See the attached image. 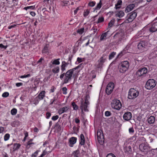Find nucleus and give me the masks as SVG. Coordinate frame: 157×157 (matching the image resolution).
<instances>
[{
  "mask_svg": "<svg viewBox=\"0 0 157 157\" xmlns=\"http://www.w3.org/2000/svg\"><path fill=\"white\" fill-rule=\"evenodd\" d=\"M82 64H81L75 67L68 70L66 73H63L61 74L60 78L61 80L63 79V84L67 83L71 80L73 75H74V71L78 68Z\"/></svg>",
  "mask_w": 157,
  "mask_h": 157,
  "instance_id": "obj_1",
  "label": "nucleus"
},
{
  "mask_svg": "<svg viewBox=\"0 0 157 157\" xmlns=\"http://www.w3.org/2000/svg\"><path fill=\"white\" fill-rule=\"evenodd\" d=\"M137 16V13L134 11L128 13L125 18V20L124 22L128 23L132 22L135 18Z\"/></svg>",
  "mask_w": 157,
  "mask_h": 157,
  "instance_id": "obj_2",
  "label": "nucleus"
},
{
  "mask_svg": "<svg viewBox=\"0 0 157 157\" xmlns=\"http://www.w3.org/2000/svg\"><path fill=\"white\" fill-rule=\"evenodd\" d=\"M129 66V63L128 61H126L122 62L119 67L120 72L121 73L125 72L128 70Z\"/></svg>",
  "mask_w": 157,
  "mask_h": 157,
  "instance_id": "obj_3",
  "label": "nucleus"
},
{
  "mask_svg": "<svg viewBox=\"0 0 157 157\" xmlns=\"http://www.w3.org/2000/svg\"><path fill=\"white\" fill-rule=\"evenodd\" d=\"M156 82L153 79H149L146 82L145 87L148 90H151L154 88L156 85Z\"/></svg>",
  "mask_w": 157,
  "mask_h": 157,
  "instance_id": "obj_4",
  "label": "nucleus"
},
{
  "mask_svg": "<svg viewBox=\"0 0 157 157\" xmlns=\"http://www.w3.org/2000/svg\"><path fill=\"white\" fill-rule=\"evenodd\" d=\"M138 94V91L133 88H131L128 93V98L129 99H133L136 98Z\"/></svg>",
  "mask_w": 157,
  "mask_h": 157,
  "instance_id": "obj_5",
  "label": "nucleus"
},
{
  "mask_svg": "<svg viewBox=\"0 0 157 157\" xmlns=\"http://www.w3.org/2000/svg\"><path fill=\"white\" fill-rule=\"evenodd\" d=\"M147 43L145 41H140L138 45V48L141 51H145L147 49Z\"/></svg>",
  "mask_w": 157,
  "mask_h": 157,
  "instance_id": "obj_6",
  "label": "nucleus"
},
{
  "mask_svg": "<svg viewBox=\"0 0 157 157\" xmlns=\"http://www.w3.org/2000/svg\"><path fill=\"white\" fill-rule=\"evenodd\" d=\"M97 137L100 144L101 145L103 144L104 141V137L103 132L101 129H98L97 132Z\"/></svg>",
  "mask_w": 157,
  "mask_h": 157,
  "instance_id": "obj_7",
  "label": "nucleus"
},
{
  "mask_svg": "<svg viewBox=\"0 0 157 157\" xmlns=\"http://www.w3.org/2000/svg\"><path fill=\"white\" fill-rule=\"evenodd\" d=\"M113 108L117 110H119L121 107V104L119 100H114L111 103Z\"/></svg>",
  "mask_w": 157,
  "mask_h": 157,
  "instance_id": "obj_8",
  "label": "nucleus"
},
{
  "mask_svg": "<svg viewBox=\"0 0 157 157\" xmlns=\"http://www.w3.org/2000/svg\"><path fill=\"white\" fill-rule=\"evenodd\" d=\"M148 70L147 68L143 67L139 69L136 72V75L140 77H144L147 73Z\"/></svg>",
  "mask_w": 157,
  "mask_h": 157,
  "instance_id": "obj_9",
  "label": "nucleus"
},
{
  "mask_svg": "<svg viewBox=\"0 0 157 157\" xmlns=\"http://www.w3.org/2000/svg\"><path fill=\"white\" fill-rule=\"evenodd\" d=\"M114 87V85L112 82L109 83L107 85L106 90V93L108 95L110 94L113 91Z\"/></svg>",
  "mask_w": 157,
  "mask_h": 157,
  "instance_id": "obj_10",
  "label": "nucleus"
},
{
  "mask_svg": "<svg viewBox=\"0 0 157 157\" xmlns=\"http://www.w3.org/2000/svg\"><path fill=\"white\" fill-rule=\"evenodd\" d=\"M139 148L142 151L147 152L149 151L148 147L144 143L140 144Z\"/></svg>",
  "mask_w": 157,
  "mask_h": 157,
  "instance_id": "obj_11",
  "label": "nucleus"
},
{
  "mask_svg": "<svg viewBox=\"0 0 157 157\" xmlns=\"http://www.w3.org/2000/svg\"><path fill=\"white\" fill-rule=\"evenodd\" d=\"M132 117L131 113L129 112L125 113L123 115V117L124 120L128 121L130 120Z\"/></svg>",
  "mask_w": 157,
  "mask_h": 157,
  "instance_id": "obj_12",
  "label": "nucleus"
},
{
  "mask_svg": "<svg viewBox=\"0 0 157 157\" xmlns=\"http://www.w3.org/2000/svg\"><path fill=\"white\" fill-rule=\"evenodd\" d=\"M89 96L88 94H86L85 97V102H83V100L82 99V100L81 101L80 104H81L82 103L83 105L85 106V107L87 106L88 107V105L89 104V102L88 101V99L89 98Z\"/></svg>",
  "mask_w": 157,
  "mask_h": 157,
  "instance_id": "obj_13",
  "label": "nucleus"
},
{
  "mask_svg": "<svg viewBox=\"0 0 157 157\" xmlns=\"http://www.w3.org/2000/svg\"><path fill=\"white\" fill-rule=\"evenodd\" d=\"M125 153L128 155L131 154L132 153L131 147L128 144H127L124 148Z\"/></svg>",
  "mask_w": 157,
  "mask_h": 157,
  "instance_id": "obj_14",
  "label": "nucleus"
},
{
  "mask_svg": "<svg viewBox=\"0 0 157 157\" xmlns=\"http://www.w3.org/2000/svg\"><path fill=\"white\" fill-rule=\"evenodd\" d=\"M69 109V107L68 106H65L60 108L58 111V113L59 114H61L64 112H67Z\"/></svg>",
  "mask_w": 157,
  "mask_h": 157,
  "instance_id": "obj_15",
  "label": "nucleus"
},
{
  "mask_svg": "<svg viewBox=\"0 0 157 157\" xmlns=\"http://www.w3.org/2000/svg\"><path fill=\"white\" fill-rule=\"evenodd\" d=\"M68 63H66L65 61H63L62 63V65L61 66V69L62 71V73L63 72L66 70L65 67H66L68 65Z\"/></svg>",
  "mask_w": 157,
  "mask_h": 157,
  "instance_id": "obj_16",
  "label": "nucleus"
},
{
  "mask_svg": "<svg viewBox=\"0 0 157 157\" xmlns=\"http://www.w3.org/2000/svg\"><path fill=\"white\" fill-rule=\"evenodd\" d=\"M149 31L152 33L157 31V22L152 25L151 27L149 29Z\"/></svg>",
  "mask_w": 157,
  "mask_h": 157,
  "instance_id": "obj_17",
  "label": "nucleus"
},
{
  "mask_svg": "<svg viewBox=\"0 0 157 157\" xmlns=\"http://www.w3.org/2000/svg\"><path fill=\"white\" fill-rule=\"evenodd\" d=\"M135 7V5L134 4H131L128 6L125 11V13H128V12L132 10Z\"/></svg>",
  "mask_w": 157,
  "mask_h": 157,
  "instance_id": "obj_18",
  "label": "nucleus"
},
{
  "mask_svg": "<svg viewBox=\"0 0 157 157\" xmlns=\"http://www.w3.org/2000/svg\"><path fill=\"white\" fill-rule=\"evenodd\" d=\"M105 61V59L103 58V57H101L100 58V59L98 61L99 63L97 65V67L98 68H101L102 67L103 63Z\"/></svg>",
  "mask_w": 157,
  "mask_h": 157,
  "instance_id": "obj_19",
  "label": "nucleus"
},
{
  "mask_svg": "<svg viewBox=\"0 0 157 157\" xmlns=\"http://www.w3.org/2000/svg\"><path fill=\"white\" fill-rule=\"evenodd\" d=\"M87 107H88L86 106V107L85 106H84L82 103L81 104H80V108L81 110V113L82 114H84L83 110H84L85 111H88V109H87Z\"/></svg>",
  "mask_w": 157,
  "mask_h": 157,
  "instance_id": "obj_20",
  "label": "nucleus"
},
{
  "mask_svg": "<svg viewBox=\"0 0 157 157\" xmlns=\"http://www.w3.org/2000/svg\"><path fill=\"white\" fill-rule=\"evenodd\" d=\"M77 140V138L76 137H71L69 140V142L70 143V144L71 145H70V146L71 147H72L73 146V145L75 143H76Z\"/></svg>",
  "mask_w": 157,
  "mask_h": 157,
  "instance_id": "obj_21",
  "label": "nucleus"
},
{
  "mask_svg": "<svg viewBox=\"0 0 157 157\" xmlns=\"http://www.w3.org/2000/svg\"><path fill=\"white\" fill-rule=\"evenodd\" d=\"M109 31H107L106 32L102 33L100 37L101 41L105 40L107 35L109 33Z\"/></svg>",
  "mask_w": 157,
  "mask_h": 157,
  "instance_id": "obj_22",
  "label": "nucleus"
},
{
  "mask_svg": "<svg viewBox=\"0 0 157 157\" xmlns=\"http://www.w3.org/2000/svg\"><path fill=\"white\" fill-rule=\"evenodd\" d=\"M45 91H42L38 94L37 96V98L40 100H42L45 96Z\"/></svg>",
  "mask_w": 157,
  "mask_h": 157,
  "instance_id": "obj_23",
  "label": "nucleus"
},
{
  "mask_svg": "<svg viewBox=\"0 0 157 157\" xmlns=\"http://www.w3.org/2000/svg\"><path fill=\"white\" fill-rule=\"evenodd\" d=\"M85 144V138L83 135L82 134L80 135V144L81 145H83Z\"/></svg>",
  "mask_w": 157,
  "mask_h": 157,
  "instance_id": "obj_24",
  "label": "nucleus"
},
{
  "mask_svg": "<svg viewBox=\"0 0 157 157\" xmlns=\"http://www.w3.org/2000/svg\"><path fill=\"white\" fill-rule=\"evenodd\" d=\"M155 121V117L153 116H150L148 119V122L150 124H153Z\"/></svg>",
  "mask_w": 157,
  "mask_h": 157,
  "instance_id": "obj_25",
  "label": "nucleus"
},
{
  "mask_svg": "<svg viewBox=\"0 0 157 157\" xmlns=\"http://www.w3.org/2000/svg\"><path fill=\"white\" fill-rule=\"evenodd\" d=\"M52 71L54 73H57L59 71V67H56L52 69Z\"/></svg>",
  "mask_w": 157,
  "mask_h": 157,
  "instance_id": "obj_26",
  "label": "nucleus"
},
{
  "mask_svg": "<svg viewBox=\"0 0 157 157\" xmlns=\"http://www.w3.org/2000/svg\"><path fill=\"white\" fill-rule=\"evenodd\" d=\"M49 47V45L46 44L44 47L43 49L42 50V52L43 53H47L48 52V48Z\"/></svg>",
  "mask_w": 157,
  "mask_h": 157,
  "instance_id": "obj_27",
  "label": "nucleus"
},
{
  "mask_svg": "<svg viewBox=\"0 0 157 157\" xmlns=\"http://www.w3.org/2000/svg\"><path fill=\"white\" fill-rule=\"evenodd\" d=\"M124 13L122 11H120L116 15L117 17H121L124 15Z\"/></svg>",
  "mask_w": 157,
  "mask_h": 157,
  "instance_id": "obj_28",
  "label": "nucleus"
},
{
  "mask_svg": "<svg viewBox=\"0 0 157 157\" xmlns=\"http://www.w3.org/2000/svg\"><path fill=\"white\" fill-rule=\"evenodd\" d=\"M20 146L21 145L19 144H14L13 147V151H16L19 148Z\"/></svg>",
  "mask_w": 157,
  "mask_h": 157,
  "instance_id": "obj_29",
  "label": "nucleus"
},
{
  "mask_svg": "<svg viewBox=\"0 0 157 157\" xmlns=\"http://www.w3.org/2000/svg\"><path fill=\"white\" fill-rule=\"evenodd\" d=\"M59 59H55L52 62V64L53 65H59L60 64L59 61Z\"/></svg>",
  "mask_w": 157,
  "mask_h": 157,
  "instance_id": "obj_30",
  "label": "nucleus"
},
{
  "mask_svg": "<svg viewBox=\"0 0 157 157\" xmlns=\"http://www.w3.org/2000/svg\"><path fill=\"white\" fill-rule=\"evenodd\" d=\"M69 4V2L67 1H61V5L63 6H66L67 5Z\"/></svg>",
  "mask_w": 157,
  "mask_h": 157,
  "instance_id": "obj_31",
  "label": "nucleus"
},
{
  "mask_svg": "<svg viewBox=\"0 0 157 157\" xmlns=\"http://www.w3.org/2000/svg\"><path fill=\"white\" fill-rule=\"evenodd\" d=\"M115 20L114 19H112L108 23V26L109 27H111L114 23Z\"/></svg>",
  "mask_w": 157,
  "mask_h": 157,
  "instance_id": "obj_32",
  "label": "nucleus"
},
{
  "mask_svg": "<svg viewBox=\"0 0 157 157\" xmlns=\"http://www.w3.org/2000/svg\"><path fill=\"white\" fill-rule=\"evenodd\" d=\"M71 105L73 107V108L75 110H77L78 109V106L75 104V102H73L72 103Z\"/></svg>",
  "mask_w": 157,
  "mask_h": 157,
  "instance_id": "obj_33",
  "label": "nucleus"
},
{
  "mask_svg": "<svg viewBox=\"0 0 157 157\" xmlns=\"http://www.w3.org/2000/svg\"><path fill=\"white\" fill-rule=\"evenodd\" d=\"M101 0H100L99 3H98L95 8V10L99 9L101 7Z\"/></svg>",
  "mask_w": 157,
  "mask_h": 157,
  "instance_id": "obj_34",
  "label": "nucleus"
},
{
  "mask_svg": "<svg viewBox=\"0 0 157 157\" xmlns=\"http://www.w3.org/2000/svg\"><path fill=\"white\" fill-rule=\"evenodd\" d=\"M55 127L58 130V131H60L61 130V127L60 125L59 124L58 122L56 123L55 125Z\"/></svg>",
  "mask_w": 157,
  "mask_h": 157,
  "instance_id": "obj_35",
  "label": "nucleus"
},
{
  "mask_svg": "<svg viewBox=\"0 0 157 157\" xmlns=\"http://www.w3.org/2000/svg\"><path fill=\"white\" fill-rule=\"evenodd\" d=\"M24 9H25L26 10H27L28 9L33 10L34 9H35V6H27V7H25Z\"/></svg>",
  "mask_w": 157,
  "mask_h": 157,
  "instance_id": "obj_36",
  "label": "nucleus"
},
{
  "mask_svg": "<svg viewBox=\"0 0 157 157\" xmlns=\"http://www.w3.org/2000/svg\"><path fill=\"white\" fill-rule=\"evenodd\" d=\"M104 21V18L103 17H100L98 18L97 23L98 24Z\"/></svg>",
  "mask_w": 157,
  "mask_h": 157,
  "instance_id": "obj_37",
  "label": "nucleus"
},
{
  "mask_svg": "<svg viewBox=\"0 0 157 157\" xmlns=\"http://www.w3.org/2000/svg\"><path fill=\"white\" fill-rule=\"evenodd\" d=\"M116 53L114 52H112L109 55V59H112L115 55Z\"/></svg>",
  "mask_w": 157,
  "mask_h": 157,
  "instance_id": "obj_38",
  "label": "nucleus"
},
{
  "mask_svg": "<svg viewBox=\"0 0 157 157\" xmlns=\"http://www.w3.org/2000/svg\"><path fill=\"white\" fill-rule=\"evenodd\" d=\"M17 112V110L16 109L14 108L11 111V114L13 115H15Z\"/></svg>",
  "mask_w": 157,
  "mask_h": 157,
  "instance_id": "obj_39",
  "label": "nucleus"
},
{
  "mask_svg": "<svg viewBox=\"0 0 157 157\" xmlns=\"http://www.w3.org/2000/svg\"><path fill=\"white\" fill-rule=\"evenodd\" d=\"M84 28H82L80 29H78L77 30V33L80 34H82L84 32Z\"/></svg>",
  "mask_w": 157,
  "mask_h": 157,
  "instance_id": "obj_40",
  "label": "nucleus"
},
{
  "mask_svg": "<svg viewBox=\"0 0 157 157\" xmlns=\"http://www.w3.org/2000/svg\"><path fill=\"white\" fill-rule=\"evenodd\" d=\"M90 11L88 9L86 10L84 13V16L85 17L87 16L89 13Z\"/></svg>",
  "mask_w": 157,
  "mask_h": 157,
  "instance_id": "obj_41",
  "label": "nucleus"
},
{
  "mask_svg": "<svg viewBox=\"0 0 157 157\" xmlns=\"http://www.w3.org/2000/svg\"><path fill=\"white\" fill-rule=\"evenodd\" d=\"M7 47V46L3 45L2 44H0V48H1V50L2 51L5 50L6 48Z\"/></svg>",
  "mask_w": 157,
  "mask_h": 157,
  "instance_id": "obj_42",
  "label": "nucleus"
},
{
  "mask_svg": "<svg viewBox=\"0 0 157 157\" xmlns=\"http://www.w3.org/2000/svg\"><path fill=\"white\" fill-rule=\"evenodd\" d=\"M10 135L9 134H6L4 137V140L5 141L7 140L10 138Z\"/></svg>",
  "mask_w": 157,
  "mask_h": 157,
  "instance_id": "obj_43",
  "label": "nucleus"
},
{
  "mask_svg": "<svg viewBox=\"0 0 157 157\" xmlns=\"http://www.w3.org/2000/svg\"><path fill=\"white\" fill-rule=\"evenodd\" d=\"M95 3H96L95 2H91L88 3V5L90 6L93 7L94 6V5L95 4Z\"/></svg>",
  "mask_w": 157,
  "mask_h": 157,
  "instance_id": "obj_44",
  "label": "nucleus"
},
{
  "mask_svg": "<svg viewBox=\"0 0 157 157\" xmlns=\"http://www.w3.org/2000/svg\"><path fill=\"white\" fill-rule=\"evenodd\" d=\"M46 151V150H44L43 151V153L41 154V155L40 156V157H43L46 154H48V153Z\"/></svg>",
  "mask_w": 157,
  "mask_h": 157,
  "instance_id": "obj_45",
  "label": "nucleus"
},
{
  "mask_svg": "<svg viewBox=\"0 0 157 157\" xmlns=\"http://www.w3.org/2000/svg\"><path fill=\"white\" fill-rule=\"evenodd\" d=\"M105 115L106 117H109L111 115V113L110 112L107 111L105 112Z\"/></svg>",
  "mask_w": 157,
  "mask_h": 157,
  "instance_id": "obj_46",
  "label": "nucleus"
},
{
  "mask_svg": "<svg viewBox=\"0 0 157 157\" xmlns=\"http://www.w3.org/2000/svg\"><path fill=\"white\" fill-rule=\"evenodd\" d=\"M9 95V93L7 92H5L3 93L2 94V96L3 97H7Z\"/></svg>",
  "mask_w": 157,
  "mask_h": 157,
  "instance_id": "obj_47",
  "label": "nucleus"
},
{
  "mask_svg": "<svg viewBox=\"0 0 157 157\" xmlns=\"http://www.w3.org/2000/svg\"><path fill=\"white\" fill-rule=\"evenodd\" d=\"M48 153H49L52 151V150L50 149L49 146H47V147L45 149Z\"/></svg>",
  "mask_w": 157,
  "mask_h": 157,
  "instance_id": "obj_48",
  "label": "nucleus"
},
{
  "mask_svg": "<svg viewBox=\"0 0 157 157\" xmlns=\"http://www.w3.org/2000/svg\"><path fill=\"white\" fill-rule=\"evenodd\" d=\"M43 60L44 59L43 58L41 57L40 59L38 61H37V64L39 63V64H40L42 63V61H43Z\"/></svg>",
  "mask_w": 157,
  "mask_h": 157,
  "instance_id": "obj_49",
  "label": "nucleus"
},
{
  "mask_svg": "<svg viewBox=\"0 0 157 157\" xmlns=\"http://www.w3.org/2000/svg\"><path fill=\"white\" fill-rule=\"evenodd\" d=\"M106 157H116V156L113 153H109L108 154Z\"/></svg>",
  "mask_w": 157,
  "mask_h": 157,
  "instance_id": "obj_50",
  "label": "nucleus"
},
{
  "mask_svg": "<svg viewBox=\"0 0 157 157\" xmlns=\"http://www.w3.org/2000/svg\"><path fill=\"white\" fill-rule=\"evenodd\" d=\"M62 90L63 91V94H67V89L66 87H63L62 88Z\"/></svg>",
  "mask_w": 157,
  "mask_h": 157,
  "instance_id": "obj_51",
  "label": "nucleus"
},
{
  "mask_svg": "<svg viewBox=\"0 0 157 157\" xmlns=\"http://www.w3.org/2000/svg\"><path fill=\"white\" fill-rule=\"evenodd\" d=\"M59 118V116L58 115L53 116L52 117V120L53 121H55L57 120Z\"/></svg>",
  "mask_w": 157,
  "mask_h": 157,
  "instance_id": "obj_52",
  "label": "nucleus"
},
{
  "mask_svg": "<svg viewBox=\"0 0 157 157\" xmlns=\"http://www.w3.org/2000/svg\"><path fill=\"white\" fill-rule=\"evenodd\" d=\"M30 76V74H28L27 75H22L20 76L21 78H23L29 77Z\"/></svg>",
  "mask_w": 157,
  "mask_h": 157,
  "instance_id": "obj_53",
  "label": "nucleus"
},
{
  "mask_svg": "<svg viewBox=\"0 0 157 157\" xmlns=\"http://www.w3.org/2000/svg\"><path fill=\"white\" fill-rule=\"evenodd\" d=\"M122 3V1L121 0H119L118 1L117 4L116 5L117 6L121 5Z\"/></svg>",
  "mask_w": 157,
  "mask_h": 157,
  "instance_id": "obj_54",
  "label": "nucleus"
},
{
  "mask_svg": "<svg viewBox=\"0 0 157 157\" xmlns=\"http://www.w3.org/2000/svg\"><path fill=\"white\" fill-rule=\"evenodd\" d=\"M46 118L48 119L51 116V114L49 112H47L46 114Z\"/></svg>",
  "mask_w": 157,
  "mask_h": 157,
  "instance_id": "obj_55",
  "label": "nucleus"
},
{
  "mask_svg": "<svg viewBox=\"0 0 157 157\" xmlns=\"http://www.w3.org/2000/svg\"><path fill=\"white\" fill-rule=\"evenodd\" d=\"M43 146L44 147L45 146H46L47 147L48 146H49L48 145V141H45L43 144Z\"/></svg>",
  "mask_w": 157,
  "mask_h": 157,
  "instance_id": "obj_56",
  "label": "nucleus"
},
{
  "mask_svg": "<svg viewBox=\"0 0 157 157\" xmlns=\"http://www.w3.org/2000/svg\"><path fill=\"white\" fill-rule=\"evenodd\" d=\"M129 131L130 133H133L134 132V130L132 128H130L129 129Z\"/></svg>",
  "mask_w": 157,
  "mask_h": 157,
  "instance_id": "obj_57",
  "label": "nucleus"
},
{
  "mask_svg": "<svg viewBox=\"0 0 157 157\" xmlns=\"http://www.w3.org/2000/svg\"><path fill=\"white\" fill-rule=\"evenodd\" d=\"M79 153V151L78 150H76L75 151H74L73 153V154L74 155H78Z\"/></svg>",
  "mask_w": 157,
  "mask_h": 157,
  "instance_id": "obj_58",
  "label": "nucleus"
},
{
  "mask_svg": "<svg viewBox=\"0 0 157 157\" xmlns=\"http://www.w3.org/2000/svg\"><path fill=\"white\" fill-rule=\"evenodd\" d=\"M22 85H23V83L21 82L17 83H16V85L17 87H19L20 86H21Z\"/></svg>",
  "mask_w": 157,
  "mask_h": 157,
  "instance_id": "obj_59",
  "label": "nucleus"
},
{
  "mask_svg": "<svg viewBox=\"0 0 157 157\" xmlns=\"http://www.w3.org/2000/svg\"><path fill=\"white\" fill-rule=\"evenodd\" d=\"M16 25H10L8 27V29H11L12 28H13L16 26Z\"/></svg>",
  "mask_w": 157,
  "mask_h": 157,
  "instance_id": "obj_60",
  "label": "nucleus"
},
{
  "mask_svg": "<svg viewBox=\"0 0 157 157\" xmlns=\"http://www.w3.org/2000/svg\"><path fill=\"white\" fill-rule=\"evenodd\" d=\"M77 61L79 62L80 63L82 61V59L81 58L78 57L77 59Z\"/></svg>",
  "mask_w": 157,
  "mask_h": 157,
  "instance_id": "obj_61",
  "label": "nucleus"
},
{
  "mask_svg": "<svg viewBox=\"0 0 157 157\" xmlns=\"http://www.w3.org/2000/svg\"><path fill=\"white\" fill-rule=\"evenodd\" d=\"M30 14L33 16H34L35 15V13L34 12H31Z\"/></svg>",
  "mask_w": 157,
  "mask_h": 157,
  "instance_id": "obj_62",
  "label": "nucleus"
},
{
  "mask_svg": "<svg viewBox=\"0 0 157 157\" xmlns=\"http://www.w3.org/2000/svg\"><path fill=\"white\" fill-rule=\"evenodd\" d=\"M4 130V128L3 127H0V133H2Z\"/></svg>",
  "mask_w": 157,
  "mask_h": 157,
  "instance_id": "obj_63",
  "label": "nucleus"
},
{
  "mask_svg": "<svg viewBox=\"0 0 157 157\" xmlns=\"http://www.w3.org/2000/svg\"><path fill=\"white\" fill-rule=\"evenodd\" d=\"M75 122L76 123H78L80 122V120L79 119H78V118H75Z\"/></svg>",
  "mask_w": 157,
  "mask_h": 157,
  "instance_id": "obj_64",
  "label": "nucleus"
}]
</instances>
